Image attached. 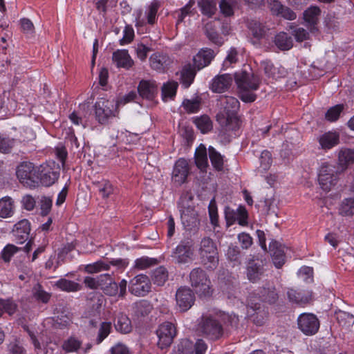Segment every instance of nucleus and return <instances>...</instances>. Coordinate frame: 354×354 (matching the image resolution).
<instances>
[{"label":"nucleus","mask_w":354,"mask_h":354,"mask_svg":"<svg viewBox=\"0 0 354 354\" xmlns=\"http://www.w3.org/2000/svg\"><path fill=\"white\" fill-rule=\"evenodd\" d=\"M274 43L281 50H288L293 46L292 37L285 32H280L274 37Z\"/></svg>","instance_id":"32"},{"label":"nucleus","mask_w":354,"mask_h":354,"mask_svg":"<svg viewBox=\"0 0 354 354\" xmlns=\"http://www.w3.org/2000/svg\"><path fill=\"white\" fill-rule=\"evenodd\" d=\"M287 295L290 301L298 304H306L311 299V294L308 292L304 293L294 289H289Z\"/></svg>","instance_id":"34"},{"label":"nucleus","mask_w":354,"mask_h":354,"mask_svg":"<svg viewBox=\"0 0 354 354\" xmlns=\"http://www.w3.org/2000/svg\"><path fill=\"white\" fill-rule=\"evenodd\" d=\"M178 83L175 81H169L162 86V97L164 101L172 99L176 94Z\"/></svg>","instance_id":"38"},{"label":"nucleus","mask_w":354,"mask_h":354,"mask_svg":"<svg viewBox=\"0 0 354 354\" xmlns=\"http://www.w3.org/2000/svg\"><path fill=\"white\" fill-rule=\"evenodd\" d=\"M232 82V77L230 74H223L215 77L212 80L211 88L213 92L223 93L230 86Z\"/></svg>","instance_id":"24"},{"label":"nucleus","mask_w":354,"mask_h":354,"mask_svg":"<svg viewBox=\"0 0 354 354\" xmlns=\"http://www.w3.org/2000/svg\"><path fill=\"white\" fill-rule=\"evenodd\" d=\"M15 143L16 140L15 139L0 135V152L3 153H10Z\"/></svg>","instance_id":"54"},{"label":"nucleus","mask_w":354,"mask_h":354,"mask_svg":"<svg viewBox=\"0 0 354 354\" xmlns=\"http://www.w3.org/2000/svg\"><path fill=\"white\" fill-rule=\"evenodd\" d=\"M129 289L133 295L143 297L150 291V279L145 274H138L130 281Z\"/></svg>","instance_id":"15"},{"label":"nucleus","mask_w":354,"mask_h":354,"mask_svg":"<svg viewBox=\"0 0 354 354\" xmlns=\"http://www.w3.org/2000/svg\"><path fill=\"white\" fill-rule=\"evenodd\" d=\"M198 5L201 12L208 17L214 15L216 10V4L213 0H201Z\"/></svg>","instance_id":"45"},{"label":"nucleus","mask_w":354,"mask_h":354,"mask_svg":"<svg viewBox=\"0 0 354 354\" xmlns=\"http://www.w3.org/2000/svg\"><path fill=\"white\" fill-rule=\"evenodd\" d=\"M20 249L12 244H8L4 247L1 252V258L5 262H9L12 256L16 254Z\"/></svg>","instance_id":"57"},{"label":"nucleus","mask_w":354,"mask_h":354,"mask_svg":"<svg viewBox=\"0 0 354 354\" xmlns=\"http://www.w3.org/2000/svg\"><path fill=\"white\" fill-rule=\"evenodd\" d=\"M192 288L200 297H209L212 293L211 281L205 272L200 268H194L189 274Z\"/></svg>","instance_id":"5"},{"label":"nucleus","mask_w":354,"mask_h":354,"mask_svg":"<svg viewBox=\"0 0 354 354\" xmlns=\"http://www.w3.org/2000/svg\"><path fill=\"white\" fill-rule=\"evenodd\" d=\"M198 253L202 263L210 270L215 269L218 264V256L216 246L209 237L203 238L198 248Z\"/></svg>","instance_id":"4"},{"label":"nucleus","mask_w":354,"mask_h":354,"mask_svg":"<svg viewBox=\"0 0 354 354\" xmlns=\"http://www.w3.org/2000/svg\"><path fill=\"white\" fill-rule=\"evenodd\" d=\"M159 7L160 4L158 1H153L149 5L147 10V17L149 24H153L155 23Z\"/></svg>","instance_id":"58"},{"label":"nucleus","mask_w":354,"mask_h":354,"mask_svg":"<svg viewBox=\"0 0 354 354\" xmlns=\"http://www.w3.org/2000/svg\"><path fill=\"white\" fill-rule=\"evenodd\" d=\"M221 106L224 113H219L216 120L226 130H235L239 127V120L235 113L239 109V100L232 96H222L220 98Z\"/></svg>","instance_id":"2"},{"label":"nucleus","mask_w":354,"mask_h":354,"mask_svg":"<svg viewBox=\"0 0 354 354\" xmlns=\"http://www.w3.org/2000/svg\"><path fill=\"white\" fill-rule=\"evenodd\" d=\"M278 299V294L273 286H268L263 288L259 292V298L258 301H262L269 304H273ZM257 299L254 295H250L248 299L247 315L248 317L252 318V321L257 325L263 324V320L257 319L254 317L255 314H263L261 310V304L257 301Z\"/></svg>","instance_id":"3"},{"label":"nucleus","mask_w":354,"mask_h":354,"mask_svg":"<svg viewBox=\"0 0 354 354\" xmlns=\"http://www.w3.org/2000/svg\"><path fill=\"white\" fill-rule=\"evenodd\" d=\"M81 342L74 337H70L65 340L62 344V348L66 353L75 352L81 346Z\"/></svg>","instance_id":"55"},{"label":"nucleus","mask_w":354,"mask_h":354,"mask_svg":"<svg viewBox=\"0 0 354 354\" xmlns=\"http://www.w3.org/2000/svg\"><path fill=\"white\" fill-rule=\"evenodd\" d=\"M189 174V168L187 161L184 158L178 159L175 165L172 172L173 181L180 185L185 183Z\"/></svg>","instance_id":"18"},{"label":"nucleus","mask_w":354,"mask_h":354,"mask_svg":"<svg viewBox=\"0 0 354 354\" xmlns=\"http://www.w3.org/2000/svg\"><path fill=\"white\" fill-rule=\"evenodd\" d=\"M273 263L276 268H280L285 262L284 247L274 241L270 245Z\"/></svg>","instance_id":"27"},{"label":"nucleus","mask_w":354,"mask_h":354,"mask_svg":"<svg viewBox=\"0 0 354 354\" xmlns=\"http://www.w3.org/2000/svg\"><path fill=\"white\" fill-rule=\"evenodd\" d=\"M195 162L201 170H205L208 165L207 150L203 145H201L195 151Z\"/></svg>","instance_id":"35"},{"label":"nucleus","mask_w":354,"mask_h":354,"mask_svg":"<svg viewBox=\"0 0 354 354\" xmlns=\"http://www.w3.org/2000/svg\"><path fill=\"white\" fill-rule=\"evenodd\" d=\"M156 261L148 257H142L134 261V267L138 270H144L155 265Z\"/></svg>","instance_id":"56"},{"label":"nucleus","mask_w":354,"mask_h":354,"mask_svg":"<svg viewBox=\"0 0 354 354\" xmlns=\"http://www.w3.org/2000/svg\"><path fill=\"white\" fill-rule=\"evenodd\" d=\"M259 160L260 168H261L263 171H267L269 169L272 162L271 153L267 150L263 151L260 156Z\"/></svg>","instance_id":"60"},{"label":"nucleus","mask_w":354,"mask_h":354,"mask_svg":"<svg viewBox=\"0 0 354 354\" xmlns=\"http://www.w3.org/2000/svg\"><path fill=\"white\" fill-rule=\"evenodd\" d=\"M209 156L212 166L218 171H221L223 168V157L214 147H209Z\"/></svg>","instance_id":"42"},{"label":"nucleus","mask_w":354,"mask_h":354,"mask_svg":"<svg viewBox=\"0 0 354 354\" xmlns=\"http://www.w3.org/2000/svg\"><path fill=\"white\" fill-rule=\"evenodd\" d=\"M112 59L118 68L129 69L133 65V60L131 59L128 50L125 49L115 51L113 53Z\"/></svg>","instance_id":"23"},{"label":"nucleus","mask_w":354,"mask_h":354,"mask_svg":"<svg viewBox=\"0 0 354 354\" xmlns=\"http://www.w3.org/2000/svg\"><path fill=\"white\" fill-rule=\"evenodd\" d=\"M134 37V30L129 26H126L123 30V37L120 41L121 45H125L131 42Z\"/></svg>","instance_id":"63"},{"label":"nucleus","mask_w":354,"mask_h":354,"mask_svg":"<svg viewBox=\"0 0 354 354\" xmlns=\"http://www.w3.org/2000/svg\"><path fill=\"white\" fill-rule=\"evenodd\" d=\"M59 176L58 168H53L47 164L41 165L37 167V185L40 183L44 186L49 187L57 180Z\"/></svg>","instance_id":"14"},{"label":"nucleus","mask_w":354,"mask_h":354,"mask_svg":"<svg viewBox=\"0 0 354 354\" xmlns=\"http://www.w3.org/2000/svg\"><path fill=\"white\" fill-rule=\"evenodd\" d=\"M263 270L262 266L257 263H251L247 268V277L251 282H257L261 279Z\"/></svg>","instance_id":"41"},{"label":"nucleus","mask_w":354,"mask_h":354,"mask_svg":"<svg viewBox=\"0 0 354 354\" xmlns=\"http://www.w3.org/2000/svg\"><path fill=\"white\" fill-rule=\"evenodd\" d=\"M339 213L344 216H351L354 215V198H348L344 199L339 208Z\"/></svg>","instance_id":"44"},{"label":"nucleus","mask_w":354,"mask_h":354,"mask_svg":"<svg viewBox=\"0 0 354 354\" xmlns=\"http://www.w3.org/2000/svg\"><path fill=\"white\" fill-rule=\"evenodd\" d=\"M117 104L105 98L98 99L95 105V115L97 122L102 124L108 122L110 118L116 115Z\"/></svg>","instance_id":"7"},{"label":"nucleus","mask_w":354,"mask_h":354,"mask_svg":"<svg viewBox=\"0 0 354 354\" xmlns=\"http://www.w3.org/2000/svg\"><path fill=\"white\" fill-rule=\"evenodd\" d=\"M267 3L272 15L288 21L296 19V12L290 8L283 5L279 0H268Z\"/></svg>","instance_id":"16"},{"label":"nucleus","mask_w":354,"mask_h":354,"mask_svg":"<svg viewBox=\"0 0 354 354\" xmlns=\"http://www.w3.org/2000/svg\"><path fill=\"white\" fill-rule=\"evenodd\" d=\"M194 122L197 128L203 133H206L212 129V122L207 115H202L196 118Z\"/></svg>","instance_id":"46"},{"label":"nucleus","mask_w":354,"mask_h":354,"mask_svg":"<svg viewBox=\"0 0 354 354\" xmlns=\"http://www.w3.org/2000/svg\"><path fill=\"white\" fill-rule=\"evenodd\" d=\"M337 320L342 326L349 328L354 324V315L345 311H339L337 313Z\"/></svg>","instance_id":"48"},{"label":"nucleus","mask_w":354,"mask_h":354,"mask_svg":"<svg viewBox=\"0 0 354 354\" xmlns=\"http://www.w3.org/2000/svg\"><path fill=\"white\" fill-rule=\"evenodd\" d=\"M239 53L236 48L232 47L227 51V55L223 62L224 67H229L231 64H235L238 62Z\"/></svg>","instance_id":"59"},{"label":"nucleus","mask_w":354,"mask_h":354,"mask_svg":"<svg viewBox=\"0 0 354 354\" xmlns=\"http://www.w3.org/2000/svg\"><path fill=\"white\" fill-rule=\"evenodd\" d=\"M115 327L117 330L122 333H128L131 330V321L127 315L120 313L117 316Z\"/></svg>","instance_id":"39"},{"label":"nucleus","mask_w":354,"mask_h":354,"mask_svg":"<svg viewBox=\"0 0 354 354\" xmlns=\"http://www.w3.org/2000/svg\"><path fill=\"white\" fill-rule=\"evenodd\" d=\"M33 297L39 301L48 303L51 295L45 291L40 284H36L32 288Z\"/></svg>","instance_id":"49"},{"label":"nucleus","mask_w":354,"mask_h":354,"mask_svg":"<svg viewBox=\"0 0 354 354\" xmlns=\"http://www.w3.org/2000/svg\"><path fill=\"white\" fill-rule=\"evenodd\" d=\"M299 329L306 335L316 334L320 323L317 316L313 313H302L297 318Z\"/></svg>","instance_id":"10"},{"label":"nucleus","mask_w":354,"mask_h":354,"mask_svg":"<svg viewBox=\"0 0 354 354\" xmlns=\"http://www.w3.org/2000/svg\"><path fill=\"white\" fill-rule=\"evenodd\" d=\"M109 269V264L102 261H96L85 266V271L91 274L97 273L102 270H108Z\"/></svg>","instance_id":"51"},{"label":"nucleus","mask_w":354,"mask_h":354,"mask_svg":"<svg viewBox=\"0 0 354 354\" xmlns=\"http://www.w3.org/2000/svg\"><path fill=\"white\" fill-rule=\"evenodd\" d=\"M199 326L201 332L210 339H218L223 335L221 325L211 317H203Z\"/></svg>","instance_id":"11"},{"label":"nucleus","mask_w":354,"mask_h":354,"mask_svg":"<svg viewBox=\"0 0 354 354\" xmlns=\"http://www.w3.org/2000/svg\"><path fill=\"white\" fill-rule=\"evenodd\" d=\"M262 66L263 67L265 74L268 77L277 79L283 75V69L281 71L279 68L275 67L270 61L263 62Z\"/></svg>","instance_id":"43"},{"label":"nucleus","mask_w":354,"mask_h":354,"mask_svg":"<svg viewBox=\"0 0 354 354\" xmlns=\"http://www.w3.org/2000/svg\"><path fill=\"white\" fill-rule=\"evenodd\" d=\"M176 334V328L172 323L166 322L159 325L156 330V335L158 338V346L161 349L169 347L171 344Z\"/></svg>","instance_id":"12"},{"label":"nucleus","mask_w":354,"mask_h":354,"mask_svg":"<svg viewBox=\"0 0 354 354\" xmlns=\"http://www.w3.org/2000/svg\"><path fill=\"white\" fill-rule=\"evenodd\" d=\"M55 286L61 290L66 292H77L82 288L81 285L78 283L64 278L57 281Z\"/></svg>","instance_id":"37"},{"label":"nucleus","mask_w":354,"mask_h":354,"mask_svg":"<svg viewBox=\"0 0 354 354\" xmlns=\"http://www.w3.org/2000/svg\"><path fill=\"white\" fill-rule=\"evenodd\" d=\"M354 162V150L343 148L338 152V170L344 171L349 165Z\"/></svg>","instance_id":"26"},{"label":"nucleus","mask_w":354,"mask_h":354,"mask_svg":"<svg viewBox=\"0 0 354 354\" xmlns=\"http://www.w3.org/2000/svg\"><path fill=\"white\" fill-rule=\"evenodd\" d=\"M93 185L97 192L104 199L110 197L115 191V188L112 183L106 179L95 181L93 182Z\"/></svg>","instance_id":"28"},{"label":"nucleus","mask_w":354,"mask_h":354,"mask_svg":"<svg viewBox=\"0 0 354 354\" xmlns=\"http://www.w3.org/2000/svg\"><path fill=\"white\" fill-rule=\"evenodd\" d=\"M194 298L192 290L187 287L180 288L176 294V304L182 311H186L191 308Z\"/></svg>","instance_id":"17"},{"label":"nucleus","mask_w":354,"mask_h":354,"mask_svg":"<svg viewBox=\"0 0 354 354\" xmlns=\"http://www.w3.org/2000/svg\"><path fill=\"white\" fill-rule=\"evenodd\" d=\"M168 273L165 268H157L152 274V280L158 286H162L167 280Z\"/></svg>","instance_id":"47"},{"label":"nucleus","mask_w":354,"mask_h":354,"mask_svg":"<svg viewBox=\"0 0 354 354\" xmlns=\"http://www.w3.org/2000/svg\"><path fill=\"white\" fill-rule=\"evenodd\" d=\"M339 172L333 164L323 162L318 170V181L321 188L324 191L330 190L337 183Z\"/></svg>","instance_id":"8"},{"label":"nucleus","mask_w":354,"mask_h":354,"mask_svg":"<svg viewBox=\"0 0 354 354\" xmlns=\"http://www.w3.org/2000/svg\"><path fill=\"white\" fill-rule=\"evenodd\" d=\"M150 66L158 72H164L171 63V58L165 53L156 52L149 57Z\"/></svg>","instance_id":"20"},{"label":"nucleus","mask_w":354,"mask_h":354,"mask_svg":"<svg viewBox=\"0 0 354 354\" xmlns=\"http://www.w3.org/2000/svg\"><path fill=\"white\" fill-rule=\"evenodd\" d=\"M319 148L327 151L339 144V134L337 131H328L317 138Z\"/></svg>","instance_id":"21"},{"label":"nucleus","mask_w":354,"mask_h":354,"mask_svg":"<svg viewBox=\"0 0 354 354\" xmlns=\"http://www.w3.org/2000/svg\"><path fill=\"white\" fill-rule=\"evenodd\" d=\"M248 28L250 32L257 39H260L265 36L268 28L259 21L252 20L248 23Z\"/></svg>","instance_id":"36"},{"label":"nucleus","mask_w":354,"mask_h":354,"mask_svg":"<svg viewBox=\"0 0 354 354\" xmlns=\"http://www.w3.org/2000/svg\"><path fill=\"white\" fill-rule=\"evenodd\" d=\"M343 110V104H337L334 106H332L326 113V119L330 122H335L337 120Z\"/></svg>","instance_id":"53"},{"label":"nucleus","mask_w":354,"mask_h":354,"mask_svg":"<svg viewBox=\"0 0 354 354\" xmlns=\"http://www.w3.org/2000/svg\"><path fill=\"white\" fill-rule=\"evenodd\" d=\"M201 102V99L198 97L192 100L187 99L183 102V106L187 113H194L199 111Z\"/></svg>","instance_id":"50"},{"label":"nucleus","mask_w":354,"mask_h":354,"mask_svg":"<svg viewBox=\"0 0 354 354\" xmlns=\"http://www.w3.org/2000/svg\"><path fill=\"white\" fill-rule=\"evenodd\" d=\"M10 354H26L25 348L20 344L18 339L15 338L8 346Z\"/></svg>","instance_id":"61"},{"label":"nucleus","mask_w":354,"mask_h":354,"mask_svg":"<svg viewBox=\"0 0 354 354\" xmlns=\"http://www.w3.org/2000/svg\"><path fill=\"white\" fill-rule=\"evenodd\" d=\"M24 330L28 334L32 344L34 346L35 350L41 351L43 349L45 345L48 344L47 342H44L43 339V335L35 331L32 328H30L28 326H23Z\"/></svg>","instance_id":"33"},{"label":"nucleus","mask_w":354,"mask_h":354,"mask_svg":"<svg viewBox=\"0 0 354 354\" xmlns=\"http://www.w3.org/2000/svg\"><path fill=\"white\" fill-rule=\"evenodd\" d=\"M0 306L3 308V313L13 315L17 310V305L11 300H3L0 299Z\"/></svg>","instance_id":"64"},{"label":"nucleus","mask_w":354,"mask_h":354,"mask_svg":"<svg viewBox=\"0 0 354 354\" xmlns=\"http://www.w3.org/2000/svg\"><path fill=\"white\" fill-rule=\"evenodd\" d=\"M140 95L147 100H151L157 93V86L154 81L142 80L138 88Z\"/></svg>","instance_id":"25"},{"label":"nucleus","mask_w":354,"mask_h":354,"mask_svg":"<svg viewBox=\"0 0 354 354\" xmlns=\"http://www.w3.org/2000/svg\"><path fill=\"white\" fill-rule=\"evenodd\" d=\"M15 212V203L10 196H4L0 199V217L6 218L12 216Z\"/></svg>","instance_id":"30"},{"label":"nucleus","mask_w":354,"mask_h":354,"mask_svg":"<svg viewBox=\"0 0 354 354\" xmlns=\"http://www.w3.org/2000/svg\"><path fill=\"white\" fill-rule=\"evenodd\" d=\"M173 260L179 264L189 263L194 259V248L190 241H181L172 252Z\"/></svg>","instance_id":"13"},{"label":"nucleus","mask_w":354,"mask_h":354,"mask_svg":"<svg viewBox=\"0 0 354 354\" xmlns=\"http://www.w3.org/2000/svg\"><path fill=\"white\" fill-rule=\"evenodd\" d=\"M196 73L190 66H185L181 71L180 81L183 86L187 88L194 81Z\"/></svg>","instance_id":"40"},{"label":"nucleus","mask_w":354,"mask_h":354,"mask_svg":"<svg viewBox=\"0 0 354 354\" xmlns=\"http://www.w3.org/2000/svg\"><path fill=\"white\" fill-rule=\"evenodd\" d=\"M215 56L214 51L209 48H203L194 57V66L200 70L210 64Z\"/></svg>","instance_id":"22"},{"label":"nucleus","mask_w":354,"mask_h":354,"mask_svg":"<svg viewBox=\"0 0 354 354\" xmlns=\"http://www.w3.org/2000/svg\"><path fill=\"white\" fill-rule=\"evenodd\" d=\"M174 354H193L192 342L187 339H183L174 351Z\"/></svg>","instance_id":"52"},{"label":"nucleus","mask_w":354,"mask_h":354,"mask_svg":"<svg viewBox=\"0 0 354 354\" xmlns=\"http://www.w3.org/2000/svg\"><path fill=\"white\" fill-rule=\"evenodd\" d=\"M235 82L239 89V97L244 102H252L257 99L254 91L261 82L258 75L245 70L236 73Z\"/></svg>","instance_id":"1"},{"label":"nucleus","mask_w":354,"mask_h":354,"mask_svg":"<svg viewBox=\"0 0 354 354\" xmlns=\"http://www.w3.org/2000/svg\"><path fill=\"white\" fill-rule=\"evenodd\" d=\"M320 15L321 10L318 6H312L304 10L303 19L306 24L307 28H308L311 32H317L318 31L317 26Z\"/></svg>","instance_id":"19"},{"label":"nucleus","mask_w":354,"mask_h":354,"mask_svg":"<svg viewBox=\"0 0 354 354\" xmlns=\"http://www.w3.org/2000/svg\"><path fill=\"white\" fill-rule=\"evenodd\" d=\"M37 167L28 161L21 162L16 169V175L19 182L29 188H35L37 186Z\"/></svg>","instance_id":"6"},{"label":"nucleus","mask_w":354,"mask_h":354,"mask_svg":"<svg viewBox=\"0 0 354 354\" xmlns=\"http://www.w3.org/2000/svg\"><path fill=\"white\" fill-rule=\"evenodd\" d=\"M287 30H292V35L298 42L309 39L312 33L308 28L305 29L303 27H299L295 23L288 24Z\"/></svg>","instance_id":"31"},{"label":"nucleus","mask_w":354,"mask_h":354,"mask_svg":"<svg viewBox=\"0 0 354 354\" xmlns=\"http://www.w3.org/2000/svg\"><path fill=\"white\" fill-rule=\"evenodd\" d=\"M30 231V223L26 219H23L17 223L13 229V233L19 241L22 243L27 239Z\"/></svg>","instance_id":"29"},{"label":"nucleus","mask_w":354,"mask_h":354,"mask_svg":"<svg viewBox=\"0 0 354 354\" xmlns=\"http://www.w3.org/2000/svg\"><path fill=\"white\" fill-rule=\"evenodd\" d=\"M178 209L183 225L187 229L195 227L198 223V214L192 200L181 198L178 202Z\"/></svg>","instance_id":"9"},{"label":"nucleus","mask_w":354,"mask_h":354,"mask_svg":"<svg viewBox=\"0 0 354 354\" xmlns=\"http://www.w3.org/2000/svg\"><path fill=\"white\" fill-rule=\"evenodd\" d=\"M111 324L110 322H102L97 338V343L102 342L110 333Z\"/></svg>","instance_id":"62"}]
</instances>
